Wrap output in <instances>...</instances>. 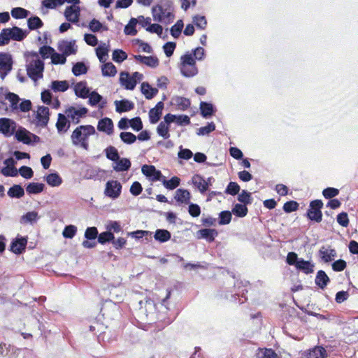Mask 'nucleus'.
Returning a JSON list of instances; mask_svg holds the SVG:
<instances>
[{
  "instance_id": "nucleus-35",
  "label": "nucleus",
  "mask_w": 358,
  "mask_h": 358,
  "mask_svg": "<svg viewBox=\"0 0 358 358\" xmlns=\"http://www.w3.org/2000/svg\"><path fill=\"white\" fill-rule=\"evenodd\" d=\"M200 110L201 115L205 118L210 117L215 112L213 105L205 101L200 103Z\"/></svg>"
},
{
  "instance_id": "nucleus-60",
  "label": "nucleus",
  "mask_w": 358,
  "mask_h": 358,
  "mask_svg": "<svg viewBox=\"0 0 358 358\" xmlns=\"http://www.w3.org/2000/svg\"><path fill=\"white\" fill-rule=\"evenodd\" d=\"M239 191L240 186L238 185V183L236 182H230L225 189L224 192L227 194L235 196L239 192Z\"/></svg>"
},
{
  "instance_id": "nucleus-29",
  "label": "nucleus",
  "mask_w": 358,
  "mask_h": 358,
  "mask_svg": "<svg viewBox=\"0 0 358 358\" xmlns=\"http://www.w3.org/2000/svg\"><path fill=\"white\" fill-rule=\"evenodd\" d=\"M10 31L11 39L17 41H22L28 34V31L23 30L18 27L10 28Z\"/></svg>"
},
{
  "instance_id": "nucleus-49",
  "label": "nucleus",
  "mask_w": 358,
  "mask_h": 358,
  "mask_svg": "<svg viewBox=\"0 0 358 358\" xmlns=\"http://www.w3.org/2000/svg\"><path fill=\"white\" fill-rule=\"evenodd\" d=\"M183 26V21L178 20L176 23L171 27L170 31L171 36L175 38H178L181 34Z\"/></svg>"
},
{
  "instance_id": "nucleus-32",
  "label": "nucleus",
  "mask_w": 358,
  "mask_h": 358,
  "mask_svg": "<svg viewBox=\"0 0 358 358\" xmlns=\"http://www.w3.org/2000/svg\"><path fill=\"white\" fill-rule=\"evenodd\" d=\"M175 199L181 203H189L190 200V193L188 190L184 189H178L174 196Z\"/></svg>"
},
{
  "instance_id": "nucleus-40",
  "label": "nucleus",
  "mask_w": 358,
  "mask_h": 358,
  "mask_svg": "<svg viewBox=\"0 0 358 358\" xmlns=\"http://www.w3.org/2000/svg\"><path fill=\"white\" fill-rule=\"evenodd\" d=\"M256 358H278V355L272 349L259 348L255 355Z\"/></svg>"
},
{
  "instance_id": "nucleus-63",
  "label": "nucleus",
  "mask_w": 358,
  "mask_h": 358,
  "mask_svg": "<svg viewBox=\"0 0 358 358\" xmlns=\"http://www.w3.org/2000/svg\"><path fill=\"white\" fill-rule=\"evenodd\" d=\"M54 52L55 49L49 45H43L39 49V54L43 59L51 58Z\"/></svg>"
},
{
  "instance_id": "nucleus-37",
  "label": "nucleus",
  "mask_w": 358,
  "mask_h": 358,
  "mask_svg": "<svg viewBox=\"0 0 358 358\" xmlns=\"http://www.w3.org/2000/svg\"><path fill=\"white\" fill-rule=\"evenodd\" d=\"M45 185L40 182H30L26 187V192L28 194H37L44 190Z\"/></svg>"
},
{
  "instance_id": "nucleus-5",
  "label": "nucleus",
  "mask_w": 358,
  "mask_h": 358,
  "mask_svg": "<svg viewBox=\"0 0 358 358\" xmlns=\"http://www.w3.org/2000/svg\"><path fill=\"white\" fill-rule=\"evenodd\" d=\"M152 14L155 21L171 24L174 20L173 13L168 8H164L161 5H157L152 7Z\"/></svg>"
},
{
  "instance_id": "nucleus-27",
  "label": "nucleus",
  "mask_w": 358,
  "mask_h": 358,
  "mask_svg": "<svg viewBox=\"0 0 358 358\" xmlns=\"http://www.w3.org/2000/svg\"><path fill=\"white\" fill-rule=\"evenodd\" d=\"M234 288L236 289V292L234 295H231V297L235 298V296H241V298L239 299V303H243L244 301L246 300L245 294L248 292V290L245 288V285H243V282L237 281L234 284Z\"/></svg>"
},
{
  "instance_id": "nucleus-10",
  "label": "nucleus",
  "mask_w": 358,
  "mask_h": 358,
  "mask_svg": "<svg viewBox=\"0 0 358 358\" xmlns=\"http://www.w3.org/2000/svg\"><path fill=\"white\" fill-rule=\"evenodd\" d=\"M17 131V123L12 119L7 117L0 118V133L5 137H10Z\"/></svg>"
},
{
  "instance_id": "nucleus-23",
  "label": "nucleus",
  "mask_w": 358,
  "mask_h": 358,
  "mask_svg": "<svg viewBox=\"0 0 358 358\" xmlns=\"http://www.w3.org/2000/svg\"><path fill=\"white\" fill-rule=\"evenodd\" d=\"M115 110L119 113L130 111L134 108V103L127 99L115 101Z\"/></svg>"
},
{
  "instance_id": "nucleus-25",
  "label": "nucleus",
  "mask_w": 358,
  "mask_h": 358,
  "mask_svg": "<svg viewBox=\"0 0 358 358\" xmlns=\"http://www.w3.org/2000/svg\"><path fill=\"white\" fill-rule=\"evenodd\" d=\"M141 91L147 99H152L158 93V90L152 87L148 82L142 83Z\"/></svg>"
},
{
  "instance_id": "nucleus-8",
  "label": "nucleus",
  "mask_w": 358,
  "mask_h": 358,
  "mask_svg": "<svg viewBox=\"0 0 358 358\" xmlns=\"http://www.w3.org/2000/svg\"><path fill=\"white\" fill-rule=\"evenodd\" d=\"M122 189V186L119 181L110 180L106 183L104 194L108 198L116 199L120 196Z\"/></svg>"
},
{
  "instance_id": "nucleus-52",
  "label": "nucleus",
  "mask_w": 358,
  "mask_h": 358,
  "mask_svg": "<svg viewBox=\"0 0 358 358\" xmlns=\"http://www.w3.org/2000/svg\"><path fill=\"white\" fill-rule=\"evenodd\" d=\"M169 127L170 126L161 122L157 127V134L164 139H168L170 137Z\"/></svg>"
},
{
  "instance_id": "nucleus-51",
  "label": "nucleus",
  "mask_w": 358,
  "mask_h": 358,
  "mask_svg": "<svg viewBox=\"0 0 358 358\" xmlns=\"http://www.w3.org/2000/svg\"><path fill=\"white\" fill-rule=\"evenodd\" d=\"M120 138L123 143L128 144V145H131V144L134 143L137 139V137L136 135H134L131 132H128V131L121 132L120 134Z\"/></svg>"
},
{
  "instance_id": "nucleus-43",
  "label": "nucleus",
  "mask_w": 358,
  "mask_h": 358,
  "mask_svg": "<svg viewBox=\"0 0 358 358\" xmlns=\"http://www.w3.org/2000/svg\"><path fill=\"white\" fill-rule=\"evenodd\" d=\"M248 208L246 205L242 203H236L232 208L231 212L238 217H243L248 213Z\"/></svg>"
},
{
  "instance_id": "nucleus-30",
  "label": "nucleus",
  "mask_w": 358,
  "mask_h": 358,
  "mask_svg": "<svg viewBox=\"0 0 358 358\" xmlns=\"http://www.w3.org/2000/svg\"><path fill=\"white\" fill-rule=\"evenodd\" d=\"M192 183L199 189L201 193H204L208 189V182L199 175H195L193 176Z\"/></svg>"
},
{
  "instance_id": "nucleus-6",
  "label": "nucleus",
  "mask_w": 358,
  "mask_h": 358,
  "mask_svg": "<svg viewBox=\"0 0 358 358\" xmlns=\"http://www.w3.org/2000/svg\"><path fill=\"white\" fill-rule=\"evenodd\" d=\"M15 138L17 141L22 142L24 144L27 145L37 143L41 141L39 136L31 133L22 127H19L15 131Z\"/></svg>"
},
{
  "instance_id": "nucleus-13",
  "label": "nucleus",
  "mask_w": 358,
  "mask_h": 358,
  "mask_svg": "<svg viewBox=\"0 0 358 358\" xmlns=\"http://www.w3.org/2000/svg\"><path fill=\"white\" fill-rule=\"evenodd\" d=\"M27 244V238L17 236L11 242L10 250L16 255L22 254L25 250Z\"/></svg>"
},
{
  "instance_id": "nucleus-2",
  "label": "nucleus",
  "mask_w": 358,
  "mask_h": 358,
  "mask_svg": "<svg viewBox=\"0 0 358 358\" xmlns=\"http://www.w3.org/2000/svg\"><path fill=\"white\" fill-rule=\"evenodd\" d=\"M96 130L92 125H80L72 132L71 138L73 145H80L85 150L89 148V137L95 134Z\"/></svg>"
},
{
  "instance_id": "nucleus-56",
  "label": "nucleus",
  "mask_w": 358,
  "mask_h": 358,
  "mask_svg": "<svg viewBox=\"0 0 358 358\" xmlns=\"http://www.w3.org/2000/svg\"><path fill=\"white\" fill-rule=\"evenodd\" d=\"M113 60L117 63H122L123 61L127 59V55L122 50L116 49L113 51L112 55Z\"/></svg>"
},
{
  "instance_id": "nucleus-39",
  "label": "nucleus",
  "mask_w": 358,
  "mask_h": 358,
  "mask_svg": "<svg viewBox=\"0 0 358 358\" xmlns=\"http://www.w3.org/2000/svg\"><path fill=\"white\" fill-rule=\"evenodd\" d=\"M7 194L10 198L20 199L24 195V190L21 185H14L9 188Z\"/></svg>"
},
{
  "instance_id": "nucleus-36",
  "label": "nucleus",
  "mask_w": 358,
  "mask_h": 358,
  "mask_svg": "<svg viewBox=\"0 0 358 358\" xmlns=\"http://www.w3.org/2000/svg\"><path fill=\"white\" fill-rule=\"evenodd\" d=\"M171 234L166 229H159L155 232L154 238L159 243H165L171 239Z\"/></svg>"
},
{
  "instance_id": "nucleus-57",
  "label": "nucleus",
  "mask_w": 358,
  "mask_h": 358,
  "mask_svg": "<svg viewBox=\"0 0 358 358\" xmlns=\"http://www.w3.org/2000/svg\"><path fill=\"white\" fill-rule=\"evenodd\" d=\"M98 242L101 244H105L106 243L112 241L115 236L114 234L110 231H105L101 233L99 236H97Z\"/></svg>"
},
{
  "instance_id": "nucleus-62",
  "label": "nucleus",
  "mask_w": 358,
  "mask_h": 358,
  "mask_svg": "<svg viewBox=\"0 0 358 358\" xmlns=\"http://www.w3.org/2000/svg\"><path fill=\"white\" fill-rule=\"evenodd\" d=\"M89 104L92 106H95L98 103L101 102L103 97L96 91H93L91 93H89Z\"/></svg>"
},
{
  "instance_id": "nucleus-34",
  "label": "nucleus",
  "mask_w": 358,
  "mask_h": 358,
  "mask_svg": "<svg viewBox=\"0 0 358 358\" xmlns=\"http://www.w3.org/2000/svg\"><path fill=\"white\" fill-rule=\"evenodd\" d=\"M326 355V350L323 347L317 346L307 352L306 358H324Z\"/></svg>"
},
{
  "instance_id": "nucleus-14",
  "label": "nucleus",
  "mask_w": 358,
  "mask_h": 358,
  "mask_svg": "<svg viewBox=\"0 0 358 358\" xmlns=\"http://www.w3.org/2000/svg\"><path fill=\"white\" fill-rule=\"evenodd\" d=\"M80 15V8L77 6H67L65 12L64 16L66 19L72 23H78L79 21V17Z\"/></svg>"
},
{
  "instance_id": "nucleus-11",
  "label": "nucleus",
  "mask_w": 358,
  "mask_h": 358,
  "mask_svg": "<svg viewBox=\"0 0 358 358\" xmlns=\"http://www.w3.org/2000/svg\"><path fill=\"white\" fill-rule=\"evenodd\" d=\"M88 112L85 107H81L79 109H76L74 107L71 106L65 110V114L69 119L71 120L73 124H77L80 122L81 117H84Z\"/></svg>"
},
{
  "instance_id": "nucleus-1",
  "label": "nucleus",
  "mask_w": 358,
  "mask_h": 358,
  "mask_svg": "<svg viewBox=\"0 0 358 358\" xmlns=\"http://www.w3.org/2000/svg\"><path fill=\"white\" fill-rule=\"evenodd\" d=\"M206 56V51L202 47H197L191 52L187 51L180 57L179 69L181 74L186 78L197 75L199 71L196 61H202Z\"/></svg>"
},
{
  "instance_id": "nucleus-38",
  "label": "nucleus",
  "mask_w": 358,
  "mask_h": 358,
  "mask_svg": "<svg viewBox=\"0 0 358 358\" xmlns=\"http://www.w3.org/2000/svg\"><path fill=\"white\" fill-rule=\"evenodd\" d=\"M102 75L105 77H113L117 73V69L112 62H107L101 66Z\"/></svg>"
},
{
  "instance_id": "nucleus-7",
  "label": "nucleus",
  "mask_w": 358,
  "mask_h": 358,
  "mask_svg": "<svg viewBox=\"0 0 358 358\" xmlns=\"http://www.w3.org/2000/svg\"><path fill=\"white\" fill-rule=\"evenodd\" d=\"M323 203L321 200L317 199L312 201L310 203V208L307 211V217L312 221L320 222L322 220V213L321 209Z\"/></svg>"
},
{
  "instance_id": "nucleus-59",
  "label": "nucleus",
  "mask_w": 358,
  "mask_h": 358,
  "mask_svg": "<svg viewBox=\"0 0 358 358\" xmlns=\"http://www.w3.org/2000/svg\"><path fill=\"white\" fill-rule=\"evenodd\" d=\"M192 22L200 29H205L207 25V20L205 16L196 15L193 17Z\"/></svg>"
},
{
  "instance_id": "nucleus-46",
  "label": "nucleus",
  "mask_w": 358,
  "mask_h": 358,
  "mask_svg": "<svg viewBox=\"0 0 358 358\" xmlns=\"http://www.w3.org/2000/svg\"><path fill=\"white\" fill-rule=\"evenodd\" d=\"M138 23L136 18H131L129 23L125 26L124 31L126 35L135 36L137 34L136 25Z\"/></svg>"
},
{
  "instance_id": "nucleus-31",
  "label": "nucleus",
  "mask_w": 358,
  "mask_h": 358,
  "mask_svg": "<svg viewBox=\"0 0 358 358\" xmlns=\"http://www.w3.org/2000/svg\"><path fill=\"white\" fill-rule=\"evenodd\" d=\"M115 165L113 166V169L117 172L128 171L131 167V162L127 158H120L118 161L115 162Z\"/></svg>"
},
{
  "instance_id": "nucleus-54",
  "label": "nucleus",
  "mask_w": 358,
  "mask_h": 358,
  "mask_svg": "<svg viewBox=\"0 0 358 358\" xmlns=\"http://www.w3.org/2000/svg\"><path fill=\"white\" fill-rule=\"evenodd\" d=\"M231 213L229 210H224L220 213L219 214V221L218 223L220 225H226L230 223L231 220Z\"/></svg>"
},
{
  "instance_id": "nucleus-50",
  "label": "nucleus",
  "mask_w": 358,
  "mask_h": 358,
  "mask_svg": "<svg viewBox=\"0 0 358 358\" xmlns=\"http://www.w3.org/2000/svg\"><path fill=\"white\" fill-rule=\"evenodd\" d=\"M72 72L76 76H79L87 72V67L83 62H79L73 66Z\"/></svg>"
},
{
  "instance_id": "nucleus-48",
  "label": "nucleus",
  "mask_w": 358,
  "mask_h": 358,
  "mask_svg": "<svg viewBox=\"0 0 358 358\" xmlns=\"http://www.w3.org/2000/svg\"><path fill=\"white\" fill-rule=\"evenodd\" d=\"M29 14V11L21 7H15L11 10V15L15 19L26 18Z\"/></svg>"
},
{
  "instance_id": "nucleus-17",
  "label": "nucleus",
  "mask_w": 358,
  "mask_h": 358,
  "mask_svg": "<svg viewBox=\"0 0 358 358\" xmlns=\"http://www.w3.org/2000/svg\"><path fill=\"white\" fill-rule=\"evenodd\" d=\"M141 171L143 175L147 177H152V180H160L162 174L160 171L157 170L152 165L145 164L141 168Z\"/></svg>"
},
{
  "instance_id": "nucleus-15",
  "label": "nucleus",
  "mask_w": 358,
  "mask_h": 358,
  "mask_svg": "<svg viewBox=\"0 0 358 358\" xmlns=\"http://www.w3.org/2000/svg\"><path fill=\"white\" fill-rule=\"evenodd\" d=\"M58 50L62 52L66 57L74 55L77 52V46L76 41H63L59 43Z\"/></svg>"
},
{
  "instance_id": "nucleus-20",
  "label": "nucleus",
  "mask_w": 358,
  "mask_h": 358,
  "mask_svg": "<svg viewBox=\"0 0 358 358\" xmlns=\"http://www.w3.org/2000/svg\"><path fill=\"white\" fill-rule=\"evenodd\" d=\"M134 59L141 64L146 66L155 68L159 66V59L156 56H144V55H134Z\"/></svg>"
},
{
  "instance_id": "nucleus-41",
  "label": "nucleus",
  "mask_w": 358,
  "mask_h": 358,
  "mask_svg": "<svg viewBox=\"0 0 358 358\" xmlns=\"http://www.w3.org/2000/svg\"><path fill=\"white\" fill-rule=\"evenodd\" d=\"M45 180L51 187H58L62 183V179L57 173H52L47 175Z\"/></svg>"
},
{
  "instance_id": "nucleus-33",
  "label": "nucleus",
  "mask_w": 358,
  "mask_h": 358,
  "mask_svg": "<svg viewBox=\"0 0 358 358\" xmlns=\"http://www.w3.org/2000/svg\"><path fill=\"white\" fill-rule=\"evenodd\" d=\"M50 87L55 92H64L69 89V85L66 80H53Z\"/></svg>"
},
{
  "instance_id": "nucleus-3",
  "label": "nucleus",
  "mask_w": 358,
  "mask_h": 358,
  "mask_svg": "<svg viewBox=\"0 0 358 358\" xmlns=\"http://www.w3.org/2000/svg\"><path fill=\"white\" fill-rule=\"evenodd\" d=\"M32 59L26 65L27 76L34 82L43 76L44 62L38 58L37 52H31Z\"/></svg>"
},
{
  "instance_id": "nucleus-42",
  "label": "nucleus",
  "mask_w": 358,
  "mask_h": 358,
  "mask_svg": "<svg viewBox=\"0 0 358 358\" xmlns=\"http://www.w3.org/2000/svg\"><path fill=\"white\" fill-rule=\"evenodd\" d=\"M27 26L30 30H36L43 26V22L38 16H31L27 20Z\"/></svg>"
},
{
  "instance_id": "nucleus-22",
  "label": "nucleus",
  "mask_w": 358,
  "mask_h": 358,
  "mask_svg": "<svg viewBox=\"0 0 358 358\" xmlns=\"http://www.w3.org/2000/svg\"><path fill=\"white\" fill-rule=\"evenodd\" d=\"M66 114L59 113L56 127L59 133H65L70 127V120Z\"/></svg>"
},
{
  "instance_id": "nucleus-64",
  "label": "nucleus",
  "mask_w": 358,
  "mask_h": 358,
  "mask_svg": "<svg viewBox=\"0 0 358 358\" xmlns=\"http://www.w3.org/2000/svg\"><path fill=\"white\" fill-rule=\"evenodd\" d=\"M77 227L74 225H67L62 232L63 236L66 238H72L76 234Z\"/></svg>"
},
{
  "instance_id": "nucleus-16",
  "label": "nucleus",
  "mask_w": 358,
  "mask_h": 358,
  "mask_svg": "<svg viewBox=\"0 0 358 358\" xmlns=\"http://www.w3.org/2000/svg\"><path fill=\"white\" fill-rule=\"evenodd\" d=\"M119 80L120 85L127 90H133L136 86V82L134 80L132 76L126 71L120 73Z\"/></svg>"
},
{
  "instance_id": "nucleus-44",
  "label": "nucleus",
  "mask_w": 358,
  "mask_h": 358,
  "mask_svg": "<svg viewBox=\"0 0 358 358\" xmlns=\"http://www.w3.org/2000/svg\"><path fill=\"white\" fill-rule=\"evenodd\" d=\"M107 159L113 162H117L120 159V155L117 150L112 145L107 147L104 150Z\"/></svg>"
},
{
  "instance_id": "nucleus-21",
  "label": "nucleus",
  "mask_w": 358,
  "mask_h": 358,
  "mask_svg": "<svg viewBox=\"0 0 358 358\" xmlns=\"http://www.w3.org/2000/svg\"><path fill=\"white\" fill-rule=\"evenodd\" d=\"M217 235L218 232L215 229H202L197 231L198 238L206 239L209 243L213 242Z\"/></svg>"
},
{
  "instance_id": "nucleus-19",
  "label": "nucleus",
  "mask_w": 358,
  "mask_h": 358,
  "mask_svg": "<svg viewBox=\"0 0 358 358\" xmlns=\"http://www.w3.org/2000/svg\"><path fill=\"white\" fill-rule=\"evenodd\" d=\"M336 255V251L334 249L326 248L325 246L321 247L319 250V256L322 261L325 263L333 261Z\"/></svg>"
},
{
  "instance_id": "nucleus-47",
  "label": "nucleus",
  "mask_w": 358,
  "mask_h": 358,
  "mask_svg": "<svg viewBox=\"0 0 358 358\" xmlns=\"http://www.w3.org/2000/svg\"><path fill=\"white\" fill-rule=\"evenodd\" d=\"M5 98L10 103V108L12 110H17V106L20 100L19 96L15 93L9 92L6 94Z\"/></svg>"
},
{
  "instance_id": "nucleus-61",
  "label": "nucleus",
  "mask_w": 358,
  "mask_h": 358,
  "mask_svg": "<svg viewBox=\"0 0 358 358\" xmlns=\"http://www.w3.org/2000/svg\"><path fill=\"white\" fill-rule=\"evenodd\" d=\"M10 28L3 29L0 33V45H4L9 43L10 38Z\"/></svg>"
},
{
  "instance_id": "nucleus-55",
  "label": "nucleus",
  "mask_w": 358,
  "mask_h": 358,
  "mask_svg": "<svg viewBox=\"0 0 358 358\" xmlns=\"http://www.w3.org/2000/svg\"><path fill=\"white\" fill-rule=\"evenodd\" d=\"M180 182V179L177 176L172 177L170 180H164L163 185L168 189H176Z\"/></svg>"
},
{
  "instance_id": "nucleus-4",
  "label": "nucleus",
  "mask_w": 358,
  "mask_h": 358,
  "mask_svg": "<svg viewBox=\"0 0 358 358\" xmlns=\"http://www.w3.org/2000/svg\"><path fill=\"white\" fill-rule=\"evenodd\" d=\"M138 314L143 320V316L146 318V322L151 324L155 322L156 305L155 302L148 298L139 301Z\"/></svg>"
},
{
  "instance_id": "nucleus-28",
  "label": "nucleus",
  "mask_w": 358,
  "mask_h": 358,
  "mask_svg": "<svg viewBox=\"0 0 358 358\" xmlns=\"http://www.w3.org/2000/svg\"><path fill=\"white\" fill-rule=\"evenodd\" d=\"M329 281V278L324 271L320 270L317 271L315 282L320 289H323L325 288Z\"/></svg>"
},
{
  "instance_id": "nucleus-24",
  "label": "nucleus",
  "mask_w": 358,
  "mask_h": 358,
  "mask_svg": "<svg viewBox=\"0 0 358 358\" xmlns=\"http://www.w3.org/2000/svg\"><path fill=\"white\" fill-rule=\"evenodd\" d=\"M74 92L77 96L86 99L89 96L90 89L85 81H81L75 85Z\"/></svg>"
},
{
  "instance_id": "nucleus-12",
  "label": "nucleus",
  "mask_w": 358,
  "mask_h": 358,
  "mask_svg": "<svg viewBox=\"0 0 358 358\" xmlns=\"http://www.w3.org/2000/svg\"><path fill=\"white\" fill-rule=\"evenodd\" d=\"M49 115L50 113L48 107L43 106H38L36 115L37 126L41 127H46L49 121Z\"/></svg>"
},
{
  "instance_id": "nucleus-58",
  "label": "nucleus",
  "mask_w": 358,
  "mask_h": 358,
  "mask_svg": "<svg viewBox=\"0 0 358 358\" xmlns=\"http://www.w3.org/2000/svg\"><path fill=\"white\" fill-rule=\"evenodd\" d=\"M215 129V124L211 122H208V124L205 127H201L198 129L196 131V134L198 136H206L208 135L210 132L213 131Z\"/></svg>"
},
{
  "instance_id": "nucleus-9",
  "label": "nucleus",
  "mask_w": 358,
  "mask_h": 358,
  "mask_svg": "<svg viewBox=\"0 0 358 358\" xmlns=\"http://www.w3.org/2000/svg\"><path fill=\"white\" fill-rule=\"evenodd\" d=\"M13 58L8 53H0V78L3 80L11 71L13 68Z\"/></svg>"
},
{
  "instance_id": "nucleus-53",
  "label": "nucleus",
  "mask_w": 358,
  "mask_h": 358,
  "mask_svg": "<svg viewBox=\"0 0 358 358\" xmlns=\"http://www.w3.org/2000/svg\"><path fill=\"white\" fill-rule=\"evenodd\" d=\"M252 197L251 194L246 190H242L238 196V201L244 205H249L252 203Z\"/></svg>"
},
{
  "instance_id": "nucleus-18",
  "label": "nucleus",
  "mask_w": 358,
  "mask_h": 358,
  "mask_svg": "<svg viewBox=\"0 0 358 358\" xmlns=\"http://www.w3.org/2000/svg\"><path fill=\"white\" fill-rule=\"evenodd\" d=\"M113 122L111 119L104 117L98 122L97 129L99 131L104 132L108 135H110L113 132Z\"/></svg>"
},
{
  "instance_id": "nucleus-26",
  "label": "nucleus",
  "mask_w": 358,
  "mask_h": 358,
  "mask_svg": "<svg viewBox=\"0 0 358 358\" xmlns=\"http://www.w3.org/2000/svg\"><path fill=\"white\" fill-rule=\"evenodd\" d=\"M315 265L310 261L304 260L300 258L296 268L298 270L303 271L305 274H310L314 271Z\"/></svg>"
},
{
  "instance_id": "nucleus-45",
  "label": "nucleus",
  "mask_w": 358,
  "mask_h": 358,
  "mask_svg": "<svg viewBox=\"0 0 358 358\" xmlns=\"http://www.w3.org/2000/svg\"><path fill=\"white\" fill-rule=\"evenodd\" d=\"M38 219V213L35 211L28 212L22 216L20 222L22 224H33Z\"/></svg>"
}]
</instances>
